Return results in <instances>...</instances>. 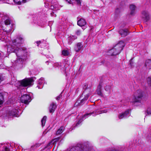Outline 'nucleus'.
<instances>
[{"label":"nucleus","mask_w":151,"mask_h":151,"mask_svg":"<svg viewBox=\"0 0 151 151\" xmlns=\"http://www.w3.org/2000/svg\"><path fill=\"white\" fill-rule=\"evenodd\" d=\"M119 33L122 37H124L128 34V30L127 29H120L119 31Z\"/></svg>","instance_id":"ddd939ff"},{"label":"nucleus","mask_w":151,"mask_h":151,"mask_svg":"<svg viewBox=\"0 0 151 151\" xmlns=\"http://www.w3.org/2000/svg\"><path fill=\"white\" fill-rule=\"evenodd\" d=\"M104 63V60H102L101 61V64H100V65H101L102 64H103Z\"/></svg>","instance_id":"79ce46f5"},{"label":"nucleus","mask_w":151,"mask_h":151,"mask_svg":"<svg viewBox=\"0 0 151 151\" xmlns=\"http://www.w3.org/2000/svg\"><path fill=\"white\" fill-rule=\"evenodd\" d=\"M39 146V144H36L33 146H32L31 147V148H33L34 147H38Z\"/></svg>","instance_id":"f704fd0d"},{"label":"nucleus","mask_w":151,"mask_h":151,"mask_svg":"<svg viewBox=\"0 0 151 151\" xmlns=\"http://www.w3.org/2000/svg\"><path fill=\"white\" fill-rule=\"evenodd\" d=\"M102 83L100 82L97 86L96 89V92L98 95L101 96H103V93L102 92Z\"/></svg>","instance_id":"f8f14e48"},{"label":"nucleus","mask_w":151,"mask_h":151,"mask_svg":"<svg viewBox=\"0 0 151 151\" xmlns=\"http://www.w3.org/2000/svg\"><path fill=\"white\" fill-rule=\"evenodd\" d=\"M87 91H89V93L86 94L85 97L81 100L80 102H79L80 101L78 100L74 104V106L77 107L79 105L83 104L84 103V101L88 99V97L91 95L92 91L90 89H87L86 90L84 91V92L85 93Z\"/></svg>","instance_id":"39448f33"},{"label":"nucleus","mask_w":151,"mask_h":151,"mask_svg":"<svg viewBox=\"0 0 151 151\" xmlns=\"http://www.w3.org/2000/svg\"><path fill=\"white\" fill-rule=\"evenodd\" d=\"M69 151H86L81 144H78L76 146L71 148Z\"/></svg>","instance_id":"9d476101"},{"label":"nucleus","mask_w":151,"mask_h":151,"mask_svg":"<svg viewBox=\"0 0 151 151\" xmlns=\"http://www.w3.org/2000/svg\"><path fill=\"white\" fill-rule=\"evenodd\" d=\"M34 80L32 78H26L19 82L20 86L24 87L30 86L32 85Z\"/></svg>","instance_id":"423d86ee"},{"label":"nucleus","mask_w":151,"mask_h":151,"mask_svg":"<svg viewBox=\"0 0 151 151\" xmlns=\"http://www.w3.org/2000/svg\"><path fill=\"white\" fill-rule=\"evenodd\" d=\"M24 58H17V60L14 61L13 63L14 66H16L18 68H22L24 65L25 60Z\"/></svg>","instance_id":"0eeeda50"},{"label":"nucleus","mask_w":151,"mask_h":151,"mask_svg":"<svg viewBox=\"0 0 151 151\" xmlns=\"http://www.w3.org/2000/svg\"><path fill=\"white\" fill-rule=\"evenodd\" d=\"M83 45L81 43H78L75 46V50L77 52H79L83 48Z\"/></svg>","instance_id":"2eb2a0df"},{"label":"nucleus","mask_w":151,"mask_h":151,"mask_svg":"<svg viewBox=\"0 0 151 151\" xmlns=\"http://www.w3.org/2000/svg\"><path fill=\"white\" fill-rule=\"evenodd\" d=\"M130 10V14L132 15H134L136 12V10L137 9L136 6L133 4H132L129 6Z\"/></svg>","instance_id":"9b49d317"},{"label":"nucleus","mask_w":151,"mask_h":151,"mask_svg":"<svg viewBox=\"0 0 151 151\" xmlns=\"http://www.w3.org/2000/svg\"><path fill=\"white\" fill-rule=\"evenodd\" d=\"M62 54L64 56H68L69 54V53L68 50H64L62 52Z\"/></svg>","instance_id":"393cba45"},{"label":"nucleus","mask_w":151,"mask_h":151,"mask_svg":"<svg viewBox=\"0 0 151 151\" xmlns=\"http://www.w3.org/2000/svg\"><path fill=\"white\" fill-rule=\"evenodd\" d=\"M143 97L142 91L141 90L136 91L134 94V96L132 99L133 102H140Z\"/></svg>","instance_id":"20e7f679"},{"label":"nucleus","mask_w":151,"mask_h":151,"mask_svg":"<svg viewBox=\"0 0 151 151\" xmlns=\"http://www.w3.org/2000/svg\"><path fill=\"white\" fill-rule=\"evenodd\" d=\"M2 81V80L1 79V77L0 76V83H1V81Z\"/></svg>","instance_id":"37998d69"},{"label":"nucleus","mask_w":151,"mask_h":151,"mask_svg":"<svg viewBox=\"0 0 151 151\" xmlns=\"http://www.w3.org/2000/svg\"><path fill=\"white\" fill-rule=\"evenodd\" d=\"M124 45V44L123 41H120L115 45L112 49L109 51L108 55L112 56L119 54L123 49Z\"/></svg>","instance_id":"f03ea898"},{"label":"nucleus","mask_w":151,"mask_h":151,"mask_svg":"<svg viewBox=\"0 0 151 151\" xmlns=\"http://www.w3.org/2000/svg\"><path fill=\"white\" fill-rule=\"evenodd\" d=\"M141 17L143 20L145 22H147L150 19V17L148 12L143 11L142 12Z\"/></svg>","instance_id":"1a4fd4ad"},{"label":"nucleus","mask_w":151,"mask_h":151,"mask_svg":"<svg viewBox=\"0 0 151 151\" xmlns=\"http://www.w3.org/2000/svg\"><path fill=\"white\" fill-rule=\"evenodd\" d=\"M38 88H40V87H38Z\"/></svg>","instance_id":"a18cd8bd"},{"label":"nucleus","mask_w":151,"mask_h":151,"mask_svg":"<svg viewBox=\"0 0 151 151\" xmlns=\"http://www.w3.org/2000/svg\"><path fill=\"white\" fill-rule=\"evenodd\" d=\"M44 80V78H40L39 80V84L40 85L42 83H43V81Z\"/></svg>","instance_id":"cd10ccee"},{"label":"nucleus","mask_w":151,"mask_h":151,"mask_svg":"<svg viewBox=\"0 0 151 151\" xmlns=\"http://www.w3.org/2000/svg\"><path fill=\"white\" fill-rule=\"evenodd\" d=\"M129 114V111L127 110L125 111L124 113L121 114L119 116V119H122L126 117Z\"/></svg>","instance_id":"f3484780"},{"label":"nucleus","mask_w":151,"mask_h":151,"mask_svg":"<svg viewBox=\"0 0 151 151\" xmlns=\"http://www.w3.org/2000/svg\"><path fill=\"white\" fill-rule=\"evenodd\" d=\"M41 42L40 41H37L36 42V43L37 44V46H38L39 45L40 43Z\"/></svg>","instance_id":"4c0bfd02"},{"label":"nucleus","mask_w":151,"mask_h":151,"mask_svg":"<svg viewBox=\"0 0 151 151\" xmlns=\"http://www.w3.org/2000/svg\"><path fill=\"white\" fill-rule=\"evenodd\" d=\"M68 3L70 4H71L72 3V1L70 0H65Z\"/></svg>","instance_id":"e433bc0d"},{"label":"nucleus","mask_w":151,"mask_h":151,"mask_svg":"<svg viewBox=\"0 0 151 151\" xmlns=\"http://www.w3.org/2000/svg\"><path fill=\"white\" fill-rule=\"evenodd\" d=\"M5 24L6 25H9L10 23V22L9 19H6L4 22Z\"/></svg>","instance_id":"bb28decb"},{"label":"nucleus","mask_w":151,"mask_h":151,"mask_svg":"<svg viewBox=\"0 0 151 151\" xmlns=\"http://www.w3.org/2000/svg\"><path fill=\"white\" fill-rule=\"evenodd\" d=\"M107 112V110H99L96 109L94 111L91 112L89 113H87L86 114H84L83 116H82V118L79 120L78 122H77L76 124V126H78V125L80 123H81V122L83 121V119L84 118H86L88 117V116H90L91 115L94 113H95V114L93 116H95L97 114H101L102 113H106Z\"/></svg>","instance_id":"7ed1b4c3"},{"label":"nucleus","mask_w":151,"mask_h":151,"mask_svg":"<svg viewBox=\"0 0 151 151\" xmlns=\"http://www.w3.org/2000/svg\"><path fill=\"white\" fill-rule=\"evenodd\" d=\"M85 86H86V85H85Z\"/></svg>","instance_id":"49530a36"},{"label":"nucleus","mask_w":151,"mask_h":151,"mask_svg":"<svg viewBox=\"0 0 151 151\" xmlns=\"http://www.w3.org/2000/svg\"><path fill=\"white\" fill-rule=\"evenodd\" d=\"M147 81L148 84L150 86H151V78H148Z\"/></svg>","instance_id":"c756f323"},{"label":"nucleus","mask_w":151,"mask_h":151,"mask_svg":"<svg viewBox=\"0 0 151 151\" xmlns=\"http://www.w3.org/2000/svg\"><path fill=\"white\" fill-rule=\"evenodd\" d=\"M18 111L16 109H13L12 111H9V114L11 116H15L17 113Z\"/></svg>","instance_id":"412c9836"},{"label":"nucleus","mask_w":151,"mask_h":151,"mask_svg":"<svg viewBox=\"0 0 151 151\" xmlns=\"http://www.w3.org/2000/svg\"><path fill=\"white\" fill-rule=\"evenodd\" d=\"M77 38V37L76 36H72L69 37L68 38V43L69 45H70L72 42V41Z\"/></svg>","instance_id":"a211bd4d"},{"label":"nucleus","mask_w":151,"mask_h":151,"mask_svg":"<svg viewBox=\"0 0 151 151\" xmlns=\"http://www.w3.org/2000/svg\"><path fill=\"white\" fill-rule=\"evenodd\" d=\"M56 107V104L52 102L50 104L49 107L50 112L51 113H53L55 111Z\"/></svg>","instance_id":"4468645a"},{"label":"nucleus","mask_w":151,"mask_h":151,"mask_svg":"<svg viewBox=\"0 0 151 151\" xmlns=\"http://www.w3.org/2000/svg\"><path fill=\"white\" fill-rule=\"evenodd\" d=\"M3 151H9V148L6 146H5L3 147L2 150Z\"/></svg>","instance_id":"a878e982"},{"label":"nucleus","mask_w":151,"mask_h":151,"mask_svg":"<svg viewBox=\"0 0 151 151\" xmlns=\"http://www.w3.org/2000/svg\"><path fill=\"white\" fill-rule=\"evenodd\" d=\"M12 42V45L11 47L8 48V51L15 53L18 58H21L26 60L27 55L26 50L19 48L22 44L23 38L21 37H17Z\"/></svg>","instance_id":"f257e3e1"},{"label":"nucleus","mask_w":151,"mask_h":151,"mask_svg":"<svg viewBox=\"0 0 151 151\" xmlns=\"http://www.w3.org/2000/svg\"><path fill=\"white\" fill-rule=\"evenodd\" d=\"M30 0H23L24 3H26V2L29 1Z\"/></svg>","instance_id":"a19ab883"},{"label":"nucleus","mask_w":151,"mask_h":151,"mask_svg":"<svg viewBox=\"0 0 151 151\" xmlns=\"http://www.w3.org/2000/svg\"><path fill=\"white\" fill-rule=\"evenodd\" d=\"M105 65H106L108 67H110V63L108 62H106L105 63Z\"/></svg>","instance_id":"2f4dec72"},{"label":"nucleus","mask_w":151,"mask_h":151,"mask_svg":"<svg viewBox=\"0 0 151 151\" xmlns=\"http://www.w3.org/2000/svg\"><path fill=\"white\" fill-rule=\"evenodd\" d=\"M47 117L46 116H44L42 119L41 122L42 123V127L44 126L45 123V121Z\"/></svg>","instance_id":"5701e85b"},{"label":"nucleus","mask_w":151,"mask_h":151,"mask_svg":"<svg viewBox=\"0 0 151 151\" xmlns=\"http://www.w3.org/2000/svg\"><path fill=\"white\" fill-rule=\"evenodd\" d=\"M60 139V137H59L57 138H55V139H53L52 141H54L53 143H54L55 142H56L58 141Z\"/></svg>","instance_id":"c85d7f7f"},{"label":"nucleus","mask_w":151,"mask_h":151,"mask_svg":"<svg viewBox=\"0 0 151 151\" xmlns=\"http://www.w3.org/2000/svg\"><path fill=\"white\" fill-rule=\"evenodd\" d=\"M76 34L78 35H79L81 34V31L80 30H78L76 32Z\"/></svg>","instance_id":"72a5a7b5"},{"label":"nucleus","mask_w":151,"mask_h":151,"mask_svg":"<svg viewBox=\"0 0 151 151\" xmlns=\"http://www.w3.org/2000/svg\"><path fill=\"white\" fill-rule=\"evenodd\" d=\"M62 95L61 94H60L59 96H58L56 98V99L57 100H60V98L61 97Z\"/></svg>","instance_id":"473e14b6"},{"label":"nucleus","mask_w":151,"mask_h":151,"mask_svg":"<svg viewBox=\"0 0 151 151\" xmlns=\"http://www.w3.org/2000/svg\"><path fill=\"white\" fill-rule=\"evenodd\" d=\"M146 66L149 69L151 68V60L148 59L145 62Z\"/></svg>","instance_id":"6ab92c4d"},{"label":"nucleus","mask_w":151,"mask_h":151,"mask_svg":"<svg viewBox=\"0 0 151 151\" xmlns=\"http://www.w3.org/2000/svg\"><path fill=\"white\" fill-rule=\"evenodd\" d=\"M147 113L148 114H151V109L148 108L147 110Z\"/></svg>","instance_id":"7c9ffc66"},{"label":"nucleus","mask_w":151,"mask_h":151,"mask_svg":"<svg viewBox=\"0 0 151 151\" xmlns=\"http://www.w3.org/2000/svg\"><path fill=\"white\" fill-rule=\"evenodd\" d=\"M21 101L22 103L28 104L31 101V98L29 95L24 94L21 97Z\"/></svg>","instance_id":"6e6552de"},{"label":"nucleus","mask_w":151,"mask_h":151,"mask_svg":"<svg viewBox=\"0 0 151 151\" xmlns=\"http://www.w3.org/2000/svg\"><path fill=\"white\" fill-rule=\"evenodd\" d=\"M78 4H81V0H75Z\"/></svg>","instance_id":"c9c22d12"},{"label":"nucleus","mask_w":151,"mask_h":151,"mask_svg":"<svg viewBox=\"0 0 151 151\" xmlns=\"http://www.w3.org/2000/svg\"><path fill=\"white\" fill-rule=\"evenodd\" d=\"M105 90L108 92L109 94L111 93V86L109 85H106L104 87Z\"/></svg>","instance_id":"4be33fe9"},{"label":"nucleus","mask_w":151,"mask_h":151,"mask_svg":"<svg viewBox=\"0 0 151 151\" xmlns=\"http://www.w3.org/2000/svg\"><path fill=\"white\" fill-rule=\"evenodd\" d=\"M53 14H54V13L53 12H52L51 13V15L52 16H53Z\"/></svg>","instance_id":"c03bdc74"},{"label":"nucleus","mask_w":151,"mask_h":151,"mask_svg":"<svg viewBox=\"0 0 151 151\" xmlns=\"http://www.w3.org/2000/svg\"><path fill=\"white\" fill-rule=\"evenodd\" d=\"M54 8H55L54 6L53 5H51L50 7V9L52 10H53L54 9Z\"/></svg>","instance_id":"58836bf2"},{"label":"nucleus","mask_w":151,"mask_h":151,"mask_svg":"<svg viewBox=\"0 0 151 151\" xmlns=\"http://www.w3.org/2000/svg\"><path fill=\"white\" fill-rule=\"evenodd\" d=\"M11 31V29H9L6 31L7 33H9Z\"/></svg>","instance_id":"ea45409f"},{"label":"nucleus","mask_w":151,"mask_h":151,"mask_svg":"<svg viewBox=\"0 0 151 151\" xmlns=\"http://www.w3.org/2000/svg\"><path fill=\"white\" fill-rule=\"evenodd\" d=\"M14 2L17 4L20 5L24 3L23 0H14Z\"/></svg>","instance_id":"b1692460"},{"label":"nucleus","mask_w":151,"mask_h":151,"mask_svg":"<svg viewBox=\"0 0 151 151\" xmlns=\"http://www.w3.org/2000/svg\"><path fill=\"white\" fill-rule=\"evenodd\" d=\"M65 129V127L63 126L61 127L57 131L56 135L59 134L63 132Z\"/></svg>","instance_id":"aec40b11"},{"label":"nucleus","mask_w":151,"mask_h":151,"mask_svg":"<svg viewBox=\"0 0 151 151\" xmlns=\"http://www.w3.org/2000/svg\"><path fill=\"white\" fill-rule=\"evenodd\" d=\"M86 24V21L83 18L80 19L77 22L78 25L81 27L84 26Z\"/></svg>","instance_id":"dca6fc26"}]
</instances>
